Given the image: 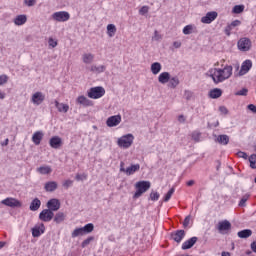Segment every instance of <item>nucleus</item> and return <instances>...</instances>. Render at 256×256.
I'll return each mask as SVG.
<instances>
[{"mask_svg":"<svg viewBox=\"0 0 256 256\" xmlns=\"http://www.w3.org/2000/svg\"><path fill=\"white\" fill-rule=\"evenodd\" d=\"M208 74L215 85H218V83H223V81H226V79L233 75V66H225L223 69L215 68L214 71L209 70Z\"/></svg>","mask_w":256,"mask_h":256,"instance_id":"nucleus-1","label":"nucleus"},{"mask_svg":"<svg viewBox=\"0 0 256 256\" xmlns=\"http://www.w3.org/2000/svg\"><path fill=\"white\" fill-rule=\"evenodd\" d=\"M135 188H136V192L134 193V199H139V197H141V195H143V193H147V191H149V189H151V182L149 181H138L135 184Z\"/></svg>","mask_w":256,"mask_h":256,"instance_id":"nucleus-2","label":"nucleus"},{"mask_svg":"<svg viewBox=\"0 0 256 256\" xmlns=\"http://www.w3.org/2000/svg\"><path fill=\"white\" fill-rule=\"evenodd\" d=\"M141 169V165L139 164H131L129 167L125 168V162H120V173H125L127 177H131V175H135L137 171Z\"/></svg>","mask_w":256,"mask_h":256,"instance_id":"nucleus-3","label":"nucleus"},{"mask_svg":"<svg viewBox=\"0 0 256 256\" xmlns=\"http://www.w3.org/2000/svg\"><path fill=\"white\" fill-rule=\"evenodd\" d=\"M135 137L133 134H126L118 139V146L122 149H129L133 145Z\"/></svg>","mask_w":256,"mask_h":256,"instance_id":"nucleus-4","label":"nucleus"},{"mask_svg":"<svg viewBox=\"0 0 256 256\" xmlns=\"http://www.w3.org/2000/svg\"><path fill=\"white\" fill-rule=\"evenodd\" d=\"M103 95H105V88H103L101 86L92 87L88 91V97L90 99H101V97H103Z\"/></svg>","mask_w":256,"mask_h":256,"instance_id":"nucleus-5","label":"nucleus"},{"mask_svg":"<svg viewBox=\"0 0 256 256\" xmlns=\"http://www.w3.org/2000/svg\"><path fill=\"white\" fill-rule=\"evenodd\" d=\"M55 217V213H53L51 210L44 209L39 214L40 221H43L44 223H49V221H53V218Z\"/></svg>","mask_w":256,"mask_h":256,"instance_id":"nucleus-6","label":"nucleus"},{"mask_svg":"<svg viewBox=\"0 0 256 256\" xmlns=\"http://www.w3.org/2000/svg\"><path fill=\"white\" fill-rule=\"evenodd\" d=\"M70 17L71 15H69V12L66 11L55 12L52 15V19H54V21H58L59 23L69 21Z\"/></svg>","mask_w":256,"mask_h":256,"instance_id":"nucleus-7","label":"nucleus"},{"mask_svg":"<svg viewBox=\"0 0 256 256\" xmlns=\"http://www.w3.org/2000/svg\"><path fill=\"white\" fill-rule=\"evenodd\" d=\"M239 51H249L251 49V40L249 38H241L237 43Z\"/></svg>","mask_w":256,"mask_h":256,"instance_id":"nucleus-8","label":"nucleus"},{"mask_svg":"<svg viewBox=\"0 0 256 256\" xmlns=\"http://www.w3.org/2000/svg\"><path fill=\"white\" fill-rule=\"evenodd\" d=\"M218 15L219 14L215 11L208 12L204 17L201 18V23L210 25V23H213V21L217 19Z\"/></svg>","mask_w":256,"mask_h":256,"instance_id":"nucleus-9","label":"nucleus"},{"mask_svg":"<svg viewBox=\"0 0 256 256\" xmlns=\"http://www.w3.org/2000/svg\"><path fill=\"white\" fill-rule=\"evenodd\" d=\"M46 207L53 213L54 211H59V209H61V202H59V199L57 198H52L47 202Z\"/></svg>","mask_w":256,"mask_h":256,"instance_id":"nucleus-10","label":"nucleus"},{"mask_svg":"<svg viewBox=\"0 0 256 256\" xmlns=\"http://www.w3.org/2000/svg\"><path fill=\"white\" fill-rule=\"evenodd\" d=\"M251 67H253V62H251V60H245L241 65L240 71L238 72L239 77L247 75V73L251 71Z\"/></svg>","mask_w":256,"mask_h":256,"instance_id":"nucleus-11","label":"nucleus"},{"mask_svg":"<svg viewBox=\"0 0 256 256\" xmlns=\"http://www.w3.org/2000/svg\"><path fill=\"white\" fill-rule=\"evenodd\" d=\"M170 239L175 243H181L185 239V230H176L170 234Z\"/></svg>","mask_w":256,"mask_h":256,"instance_id":"nucleus-12","label":"nucleus"},{"mask_svg":"<svg viewBox=\"0 0 256 256\" xmlns=\"http://www.w3.org/2000/svg\"><path fill=\"white\" fill-rule=\"evenodd\" d=\"M2 205H6V207H22L21 201L15 199V198H6L1 201Z\"/></svg>","mask_w":256,"mask_h":256,"instance_id":"nucleus-13","label":"nucleus"},{"mask_svg":"<svg viewBox=\"0 0 256 256\" xmlns=\"http://www.w3.org/2000/svg\"><path fill=\"white\" fill-rule=\"evenodd\" d=\"M119 123H121V115L110 116L106 120L107 127H117V125H119Z\"/></svg>","mask_w":256,"mask_h":256,"instance_id":"nucleus-14","label":"nucleus"},{"mask_svg":"<svg viewBox=\"0 0 256 256\" xmlns=\"http://www.w3.org/2000/svg\"><path fill=\"white\" fill-rule=\"evenodd\" d=\"M31 101L34 105H41L45 101V94L43 92H36L32 95Z\"/></svg>","mask_w":256,"mask_h":256,"instance_id":"nucleus-15","label":"nucleus"},{"mask_svg":"<svg viewBox=\"0 0 256 256\" xmlns=\"http://www.w3.org/2000/svg\"><path fill=\"white\" fill-rule=\"evenodd\" d=\"M45 233V224L40 223L32 228V237H41Z\"/></svg>","mask_w":256,"mask_h":256,"instance_id":"nucleus-16","label":"nucleus"},{"mask_svg":"<svg viewBox=\"0 0 256 256\" xmlns=\"http://www.w3.org/2000/svg\"><path fill=\"white\" fill-rule=\"evenodd\" d=\"M49 145L52 149H60L61 145H63V140L59 136H54L50 138Z\"/></svg>","mask_w":256,"mask_h":256,"instance_id":"nucleus-17","label":"nucleus"},{"mask_svg":"<svg viewBox=\"0 0 256 256\" xmlns=\"http://www.w3.org/2000/svg\"><path fill=\"white\" fill-rule=\"evenodd\" d=\"M218 231L219 233H223L225 231H231V222L229 220H223L218 223Z\"/></svg>","mask_w":256,"mask_h":256,"instance_id":"nucleus-18","label":"nucleus"},{"mask_svg":"<svg viewBox=\"0 0 256 256\" xmlns=\"http://www.w3.org/2000/svg\"><path fill=\"white\" fill-rule=\"evenodd\" d=\"M197 241H199V238H197L196 236L186 240L182 244L183 251H187V249H191V247H193L195 245V243H197Z\"/></svg>","mask_w":256,"mask_h":256,"instance_id":"nucleus-19","label":"nucleus"},{"mask_svg":"<svg viewBox=\"0 0 256 256\" xmlns=\"http://www.w3.org/2000/svg\"><path fill=\"white\" fill-rule=\"evenodd\" d=\"M58 187H59V184H57L56 181H49V182H46L44 185V189L45 191H47V193H53V191H57Z\"/></svg>","mask_w":256,"mask_h":256,"instance_id":"nucleus-20","label":"nucleus"},{"mask_svg":"<svg viewBox=\"0 0 256 256\" xmlns=\"http://www.w3.org/2000/svg\"><path fill=\"white\" fill-rule=\"evenodd\" d=\"M171 79V74L169 72H162L159 76H158V81L159 83H161L162 85H165L166 83H169Z\"/></svg>","mask_w":256,"mask_h":256,"instance_id":"nucleus-21","label":"nucleus"},{"mask_svg":"<svg viewBox=\"0 0 256 256\" xmlns=\"http://www.w3.org/2000/svg\"><path fill=\"white\" fill-rule=\"evenodd\" d=\"M223 95V90L221 88H214L209 91L210 99H219Z\"/></svg>","mask_w":256,"mask_h":256,"instance_id":"nucleus-22","label":"nucleus"},{"mask_svg":"<svg viewBox=\"0 0 256 256\" xmlns=\"http://www.w3.org/2000/svg\"><path fill=\"white\" fill-rule=\"evenodd\" d=\"M54 104L59 113H67L69 111V105L67 104L59 103L57 100H55Z\"/></svg>","mask_w":256,"mask_h":256,"instance_id":"nucleus-23","label":"nucleus"},{"mask_svg":"<svg viewBox=\"0 0 256 256\" xmlns=\"http://www.w3.org/2000/svg\"><path fill=\"white\" fill-rule=\"evenodd\" d=\"M82 61L86 65H91V63H93V61H95V55H93L91 53H85L82 55Z\"/></svg>","mask_w":256,"mask_h":256,"instance_id":"nucleus-24","label":"nucleus"},{"mask_svg":"<svg viewBox=\"0 0 256 256\" xmlns=\"http://www.w3.org/2000/svg\"><path fill=\"white\" fill-rule=\"evenodd\" d=\"M43 140V133L41 131H37L32 136V141L34 145H41V141Z\"/></svg>","mask_w":256,"mask_h":256,"instance_id":"nucleus-25","label":"nucleus"},{"mask_svg":"<svg viewBox=\"0 0 256 256\" xmlns=\"http://www.w3.org/2000/svg\"><path fill=\"white\" fill-rule=\"evenodd\" d=\"M237 235L240 239H249V237L253 235V231H251V229H244L242 231H239Z\"/></svg>","mask_w":256,"mask_h":256,"instance_id":"nucleus-26","label":"nucleus"},{"mask_svg":"<svg viewBox=\"0 0 256 256\" xmlns=\"http://www.w3.org/2000/svg\"><path fill=\"white\" fill-rule=\"evenodd\" d=\"M41 207V200L39 198H35L30 203V211H39V208Z\"/></svg>","mask_w":256,"mask_h":256,"instance_id":"nucleus-27","label":"nucleus"},{"mask_svg":"<svg viewBox=\"0 0 256 256\" xmlns=\"http://www.w3.org/2000/svg\"><path fill=\"white\" fill-rule=\"evenodd\" d=\"M216 141L220 145H229V136L227 134L218 135Z\"/></svg>","mask_w":256,"mask_h":256,"instance_id":"nucleus-28","label":"nucleus"},{"mask_svg":"<svg viewBox=\"0 0 256 256\" xmlns=\"http://www.w3.org/2000/svg\"><path fill=\"white\" fill-rule=\"evenodd\" d=\"M151 72L153 73V75H159V73H161V63L159 62H154L151 64Z\"/></svg>","mask_w":256,"mask_h":256,"instance_id":"nucleus-29","label":"nucleus"},{"mask_svg":"<svg viewBox=\"0 0 256 256\" xmlns=\"http://www.w3.org/2000/svg\"><path fill=\"white\" fill-rule=\"evenodd\" d=\"M14 23L15 25H18V26L25 25L27 23V15H18L14 19Z\"/></svg>","mask_w":256,"mask_h":256,"instance_id":"nucleus-30","label":"nucleus"},{"mask_svg":"<svg viewBox=\"0 0 256 256\" xmlns=\"http://www.w3.org/2000/svg\"><path fill=\"white\" fill-rule=\"evenodd\" d=\"M52 171L51 166H40L37 168V172L40 173V175H49Z\"/></svg>","mask_w":256,"mask_h":256,"instance_id":"nucleus-31","label":"nucleus"},{"mask_svg":"<svg viewBox=\"0 0 256 256\" xmlns=\"http://www.w3.org/2000/svg\"><path fill=\"white\" fill-rule=\"evenodd\" d=\"M105 69H107V67L105 65H92L90 67V71L91 73H105Z\"/></svg>","mask_w":256,"mask_h":256,"instance_id":"nucleus-32","label":"nucleus"},{"mask_svg":"<svg viewBox=\"0 0 256 256\" xmlns=\"http://www.w3.org/2000/svg\"><path fill=\"white\" fill-rule=\"evenodd\" d=\"M77 101L80 105H83L84 107H91L92 105L91 100L87 99V97L85 96L78 97Z\"/></svg>","mask_w":256,"mask_h":256,"instance_id":"nucleus-33","label":"nucleus"},{"mask_svg":"<svg viewBox=\"0 0 256 256\" xmlns=\"http://www.w3.org/2000/svg\"><path fill=\"white\" fill-rule=\"evenodd\" d=\"M64 221H65V213L58 212L55 214L54 223H57V225H59V223H63Z\"/></svg>","mask_w":256,"mask_h":256,"instance_id":"nucleus-34","label":"nucleus"},{"mask_svg":"<svg viewBox=\"0 0 256 256\" xmlns=\"http://www.w3.org/2000/svg\"><path fill=\"white\" fill-rule=\"evenodd\" d=\"M94 229H95V225H93V223H88L82 227V230L84 231V235H89V233H93Z\"/></svg>","mask_w":256,"mask_h":256,"instance_id":"nucleus-35","label":"nucleus"},{"mask_svg":"<svg viewBox=\"0 0 256 256\" xmlns=\"http://www.w3.org/2000/svg\"><path fill=\"white\" fill-rule=\"evenodd\" d=\"M168 82V87H170L171 89H175L177 85H179V78L177 76L172 77Z\"/></svg>","mask_w":256,"mask_h":256,"instance_id":"nucleus-36","label":"nucleus"},{"mask_svg":"<svg viewBox=\"0 0 256 256\" xmlns=\"http://www.w3.org/2000/svg\"><path fill=\"white\" fill-rule=\"evenodd\" d=\"M107 33L110 37H113L117 33V27L114 24L107 25Z\"/></svg>","mask_w":256,"mask_h":256,"instance_id":"nucleus-37","label":"nucleus"},{"mask_svg":"<svg viewBox=\"0 0 256 256\" xmlns=\"http://www.w3.org/2000/svg\"><path fill=\"white\" fill-rule=\"evenodd\" d=\"M85 235V232L83 231V228H76L72 233H71V237L72 239H75V237H80Z\"/></svg>","mask_w":256,"mask_h":256,"instance_id":"nucleus-38","label":"nucleus"},{"mask_svg":"<svg viewBox=\"0 0 256 256\" xmlns=\"http://www.w3.org/2000/svg\"><path fill=\"white\" fill-rule=\"evenodd\" d=\"M245 11L244 5H235L232 9V13H235L236 15H239Z\"/></svg>","mask_w":256,"mask_h":256,"instance_id":"nucleus-39","label":"nucleus"},{"mask_svg":"<svg viewBox=\"0 0 256 256\" xmlns=\"http://www.w3.org/2000/svg\"><path fill=\"white\" fill-rule=\"evenodd\" d=\"M173 193H175V188H171L167 193L166 195L164 196V199L163 201L165 203H167V201H169L171 199V197H173Z\"/></svg>","mask_w":256,"mask_h":256,"instance_id":"nucleus-40","label":"nucleus"},{"mask_svg":"<svg viewBox=\"0 0 256 256\" xmlns=\"http://www.w3.org/2000/svg\"><path fill=\"white\" fill-rule=\"evenodd\" d=\"M249 163H250L251 169H256V154H252L249 157Z\"/></svg>","mask_w":256,"mask_h":256,"instance_id":"nucleus-41","label":"nucleus"},{"mask_svg":"<svg viewBox=\"0 0 256 256\" xmlns=\"http://www.w3.org/2000/svg\"><path fill=\"white\" fill-rule=\"evenodd\" d=\"M193 141H195L196 143H199L200 139H201V133L194 131L191 135Z\"/></svg>","mask_w":256,"mask_h":256,"instance_id":"nucleus-42","label":"nucleus"},{"mask_svg":"<svg viewBox=\"0 0 256 256\" xmlns=\"http://www.w3.org/2000/svg\"><path fill=\"white\" fill-rule=\"evenodd\" d=\"M94 239H95V237H93V236L88 237L87 239H85V240L82 242L81 247H82L83 249H85V247H87V245H89V244L91 243V241H94Z\"/></svg>","mask_w":256,"mask_h":256,"instance_id":"nucleus-43","label":"nucleus"},{"mask_svg":"<svg viewBox=\"0 0 256 256\" xmlns=\"http://www.w3.org/2000/svg\"><path fill=\"white\" fill-rule=\"evenodd\" d=\"M184 35H191L193 33V25H187L183 28Z\"/></svg>","mask_w":256,"mask_h":256,"instance_id":"nucleus-44","label":"nucleus"},{"mask_svg":"<svg viewBox=\"0 0 256 256\" xmlns=\"http://www.w3.org/2000/svg\"><path fill=\"white\" fill-rule=\"evenodd\" d=\"M247 93H249V90L247 88H243L242 90L236 92L235 95L240 97H247Z\"/></svg>","mask_w":256,"mask_h":256,"instance_id":"nucleus-45","label":"nucleus"},{"mask_svg":"<svg viewBox=\"0 0 256 256\" xmlns=\"http://www.w3.org/2000/svg\"><path fill=\"white\" fill-rule=\"evenodd\" d=\"M184 99H186V101H191V99H193V92H191L189 90H185L184 91Z\"/></svg>","mask_w":256,"mask_h":256,"instance_id":"nucleus-46","label":"nucleus"},{"mask_svg":"<svg viewBox=\"0 0 256 256\" xmlns=\"http://www.w3.org/2000/svg\"><path fill=\"white\" fill-rule=\"evenodd\" d=\"M159 197H161V195L158 192H151L150 193V199L151 201H159Z\"/></svg>","mask_w":256,"mask_h":256,"instance_id":"nucleus-47","label":"nucleus"},{"mask_svg":"<svg viewBox=\"0 0 256 256\" xmlns=\"http://www.w3.org/2000/svg\"><path fill=\"white\" fill-rule=\"evenodd\" d=\"M249 197H251V195H249V194L244 195L239 202V207H243V205H245V203H247Z\"/></svg>","mask_w":256,"mask_h":256,"instance_id":"nucleus-48","label":"nucleus"},{"mask_svg":"<svg viewBox=\"0 0 256 256\" xmlns=\"http://www.w3.org/2000/svg\"><path fill=\"white\" fill-rule=\"evenodd\" d=\"M189 223H191V215L185 217L183 222L184 229H187V227H189Z\"/></svg>","mask_w":256,"mask_h":256,"instance_id":"nucleus-49","label":"nucleus"},{"mask_svg":"<svg viewBox=\"0 0 256 256\" xmlns=\"http://www.w3.org/2000/svg\"><path fill=\"white\" fill-rule=\"evenodd\" d=\"M149 13V6H142L139 10L140 15H147Z\"/></svg>","mask_w":256,"mask_h":256,"instance_id":"nucleus-50","label":"nucleus"},{"mask_svg":"<svg viewBox=\"0 0 256 256\" xmlns=\"http://www.w3.org/2000/svg\"><path fill=\"white\" fill-rule=\"evenodd\" d=\"M75 179H76V181H85V179H87V175H85V174H77Z\"/></svg>","mask_w":256,"mask_h":256,"instance_id":"nucleus-51","label":"nucleus"},{"mask_svg":"<svg viewBox=\"0 0 256 256\" xmlns=\"http://www.w3.org/2000/svg\"><path fill=\"white\" fill-rule=\"evenodd\" d=\"M73 185V180H66L63 183V187H65V189H69V187H71Z\"/></svg>","mask_w":256,"mask_h":256,"instance_id":"nucleus-52","label":"nucleus"},{"mask_svg":"<svg viewBox=\"0 0 256 256\" xmlns=\"http://www.w3.org/2000/svg\"><path fill=\"white\" fill-rule=\"evenodd\" d=\"M48 45L52 48H55L57 46V41H55L53 38H49Z\"/></svg>","mask_w":256,"mask_h":256,"instance_id":"nucleus-53","label":"nucleus"},{"mask_svg":"<svg viewBox=\"0 0 256 256\" xmlns=\"http://www.w3.org/2000/svg\"><path fill=\"white\" fill-rule=\"evenodd\" d=\"M7 75H1L0 76V85H5V83H7Z\"/></svg>","mask_w":256,"mask_h":256,"instance_id":"nucleus-54","label":"nucleus"},{"mask_svg":"<svg viewBox=\"0 0 256 256\" xmlns=\"http://www.w3.org/2000/svg\"><path fill=\"white\" fill-rule=\"evenodd\" d=\"M219 111L220 113H223V115H227V113H229V110H227V107L225 106H220Z\"/></svg>","mask_w":256,"mask_h":256,"instance_id":"nucleus-55","label":"nucleus"},{"mask_svg":"<svg viewBox=\"0 0 256 256\" xmlns=\"http://www.w3.org/2000/svg\"><path fill=\"white\" fill-rule=\"evenodd\" d=\"M24 3L28 7H33V5H35V0H24Z\"/></svg>","mask_w":256,"mask_h":256,"instance_id":"nucleus-56","label":"nucleus"},{"mask_svg":"<svg viewBox=\"0 0 256 256\" xmlns=\"http://www.w3.org/2000/svg\"><path fill=\"white\" fill-rule=\"evenodd\" d=\"M247 109H249V111H251L252 113H256V106H255V104H249L247 106Z\"/></svg>","mask_w":256,"mask_h":256,"instance_id":"nucleus-57","label":"nucleus"},{"mask_svg":"<svg viewBox=\"0 0 256 256\" xmlns=\"http://www.w3.org/2000/svg\"><path fill=\"white\" fill-rule=\"evenodd\" d=\"M241 25V22L239 20H234L231 22L230 27H239Z\"/></svg>","mask_w":256,"mask_h":256,"instance_id":"nucleus-58","label":"nucleus"},{"mask_svg":"<svg viewBox=\"0 0 256 256\" xmlns=\"http://www.w3.org/2000/svg\"><path fill=\"white\" fill-rule=\"evenodd\" d=\"M152 39L154 41H159L161 39V35H159V32H157V30L154 32V36Z\"/></svg>","mask_w":256,"mask_h":256,"instance_id":"nucleus-59","label":"nucleus"},{"mask_svg":"<svg viewBox=\"0 0 256 256\" xmlns=\"http://www.w3.org/2000/svg\"><path fill=\"white\" fill-rule=\"evenodd\" d=\"M238 157H241L242 159H247V153L243 152V151H239L237 153Z\"/></svg>","mask_w":256,"mask_h":256,"instance_id":"nucleus-60","label":"nucleus"},{"mask_svg":"<svg viewBox=\"0 0 256 256\" xmlns=\"http://www.w3.org/2000/svg\"><path fill=\"white\" fill-rule=\"evenodd\" d=\"M231 29H233L230 25L226 26L225 28V34L229 37L231 35Z\"/></svg>","mask_w":256,"mask_h":256,"instance_id":"nucleus-61","label":"nucleus"},{"mask_svg":"<svg viewBox=\"0 0 256 256\" xmlns=\"http://www.w3.org/2000/svg\"><path fill=\"white\" fill-rule=\"evenodd\" d=\"M250 248L253 251V253H256V240L251 243Z\"/></svg>","mask_w":256,"mask_h":256,"instance_id":"nucleus-62","label":"nucleus"},{"mask_svg":"<svg viewBox=\"0 0 256 256\" xmlns=\"http://www.w3.org/2000/svg\"><path fill=\"white\" fill-rule=\"evenodd\" d=\"M173 47H175V49H179L181 47V42L180 41L173 42Z\"/></svg>","mask_w":256,"mask_h":256,"instance_id":"nucleus-63","label":"nucleus"},{"mask_svg":"<svg viewBox=\"0 0 256 256\" xmlns=\"http://www.w3.org/2000/svg\"><path fill=\"white\" fill-rule=\"evenodd\" d=\"M178 121H179V123H185V116L184 115H180L178 117Z\"/></svg>","mask_w":256,"mask_h":256,"instance_id":"nucleus-64","label":"nucleus"}]
</instances>
